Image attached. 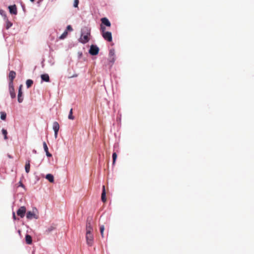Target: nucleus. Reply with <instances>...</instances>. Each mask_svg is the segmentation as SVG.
<instances>
[{"instance_id": "obj_8", "label": "nucleus", "mask_w": 254, "mask_h": 254, "mask_svg": "<svg viewBox=\"0 0 254 254\" xmlns=\"http://www.w3.org/2000/svg\"><path fill=\"white\" fill-rule=\"evenodd\" d=\"M22 85H20L18 89V102L19 103H22L23 100V98L22 97Z\"/></svg>"}, {"instance_id": "obj_31", "label": "nucleus", "mask_w": 254, "mask_h": 254, "mask_svg": "<svg viewBox=\"0 0 254 254\" xmlns=\"http://www.w3.org/2000/svg\"><path fill=\"white\" fill-rule=\"evenodd\" d=\"M78 3H79V0H74L73 5V7H78Z\"/></svg>"}, {"instance_id": "obj_3", "label": "nucleus", "mask_w": 254, "mask_h": 254, "mask_svg": "<svg viewBox=\"0 0 254 254\" xmlns=\"http://www.w3.org/2000/svg\"><path fill=\"white\" fill-rule=\"evenodd\" d=\"M86 244L88 246H92L94 242V237L92 233H86Z\"/></svg>"}, {"instance_id": "obj_36", "label": "nucleus", "mask_w": 254, "mask_h": 254, "mask_svg": "<svg viewBox=\"0 0 254 254\" xmlns=\"http://www.w3.org/2000/svg\"><path fill=\"white\" fill-rule=\"evenodd\" d=\"M58 134V131H54V136H55V138H57Z\"/></svg>"}, {"instance_id": "obj_19", "label": "nucleus", "mask_w": 254, "mask_h": 254, "mask_svg": "<svg viewBox=\"0 0 254 254\" xmlns=\"http://www.w3.org/2000/svg\"><path fill=\"white\" fill-rule=\"evenodd\" d=\"M16 73L14 71H10L9 73V77L10 80L13 81L14 78L15 77Z\"/></svg>"}, {"instance_id": "obj_23", "label": "nucleus", "mask_w": 254, "mask_h": 254, "mask_svg": "<svg viewBox=\"0 0 254 254\" xmlns=\"http://www.w3.org/2000/svg\"><path fill=\"white\" fill-rule=\"evenodd\" d=\"M67 35V31L66 30L64 31V33L60 36V39H64Z\"/></svg>"}, {"instance_id": "obj_10", "label": "nucleus", "mask_w": 254, "mask_h": 254, "mask_svg": "<svg viewBox=\"0 0 254 254\" xmlns=\"http://www.w3.org/2000/svg\"><path fill=\"white\" fill-rule=\"evenodd\" d=\"M101 22H102V23L104 24L105 25L108 26V27H110L111 26V22H110V21L109 20V19L106 17H104V18H102L101 19Z\"/></svg>"}, {"instance_id": "obj_40", "label": "nucleus", "mask_w": 254, "mask_h": 254, "mask_svg": "<svg viewBox=\"0 0 254 254\" xmlns=\"http://www.w3.org/2000/svg\"><path fill=\"white\" fill-rule=\"evenodd\" d=\"M32 152H33V153H34V154H36V153H37L36 150H35V149H33V150H32Z\"/></svg>"}, {"instance_id": "obj_1", "label": "nucleus", "mask_w": 254, "mask_h": 254, "mask_svg": "<svg viewBox=\"0 0 254 254\" xmlns=\"http://www.w3.org/2000/svg\"><path fill=\"white\" fill-rule=\"evenodd\" d=\"M90 35V29L87 27H84L81 29V36L79 41L82 44L87 43L89 40V36Z\"/></svg>"}, {"instance_id": "obj_18", "label": "nucleus", "mask_w": 254, "mask_h": 254, "mask_svg": "<svg viewBox=\"0 0 254 254\" xmlns=\"http://www.w3.org/2000/svg\"><path fill=\"white\" fill-rule=\"evenodd\" d=\"M56 227L54 225H51L47 228L45 232L49 234L54 231Z\"/></svg>"}, {"instance_id": "obj_7", "label": "nucleus", "mask_w": 254, "mask_h": 254, "mask_svg": "<svg viewBox=\"0 0 254 254\" xmlns=\"http://www.w3.org/2000/svg\"><path fill=\"white\" fill-rule=\"evenodd\" d=\"M26 211V209L25 206H21L17 211V214L21 218H23L25 216Z\"/></svg>"}, {"instance_id": "obj_32", "label": "nucleus", "mask_w": 254, "mask_h": 254, "mask_svg": "<svg viewBox=\"0 0 254 254\" xmlns=\"http://www.w3.org/2000/svg\"><path fill=\"white\" fill-rule=\"evenodd\" d=\"M9 89H14L13 81L10 80L9 83Z\"/></svg>"}, {"instance_id": "obj_13", "label": "nucleus", "mask_w": 254, "mask_h": 254, "mask_svg": "<svg viewBox=\"0 0 254 254\" xmlns=\"http://www.w3.org/2000/svg\"><path fill=\"white\" fill-rule=\"evenodd\" d=\"M43 147H44L45 151L46 152L47 156L51 157L52 154L49 152L48 147L47 144L45 142H43Z\"/></svg>"}, {"instance_id": "obj_39", "label": "nucleus", "mask_w": 254, "mask_h": 254, "mask_svg": "<svg viewBox=\"0 0 254 254\" xmlns=\"http://www.w3.org/2000/svg\"><path fill=\"white\" fill-rule=\"evenodd\" d=\"M19 184H20L19 186H21L22 187H24V185L22 184V183L21 182H20Z\"/></svg>"}, {"instance_id": "obj_26", "label": "nucleus", "mask_w": 254, "mask_h": 254, "mask_svg": "<svg viewBox=\"0 0 254 254\" xmlns=\"http://www.w3.org/2000/svg\"><path fill=\"white\" fill-rule=\"evenodd\" d=\"M109 56L110 58L115 57V50L114 49L110 50L109 52Z\"/></svg>"}, {"instance_id": "obj_28", "label": "nucleus", "mask_w": 254, "mask_h": 254, "mask_svg": "<svg viewBox=\"0 0 254 254\" xmlns=\"http://www.w3.org/2000/svg\"><path fill=\"white\" fill-rule=\"evenodd\" d=\"M100 229L101 235L102 238H104V229H105L104 226L101 225L100 226Z\"/></svg>"}, {"instance_id": "obj_24", "label": "nucleus", "mask_w": 254, "mask_h": 254, "mask_svg": "<svg viewBox=\"0 0 254 254\" xmlns=\"http://www.w3.org/2000/svg\"><path fill=\"white\" fill-rule=\"evenodd\" d=\"M1 131H2V134L4 136V139L5 140L7 139V132L6 130L4 128H2L1 130Z\"/></svg>"}, {"instance_id": "obj_15", "label": "nucleus", "mask_w": 254, "mask_h": 254, "mask_svg": "<svg viewBox=\"0 0 254 254\" xmlns=\"http://www.w3.org/2000/svg\"><path fill=\"white\" fill-rule=\"evenodd\" d=\"M30 160H27L26 162V164H25V172L27 173H28L30 171Z\"/></svg>"}, {"instance_id": "obj_35", "label": "nucleus", "mask_w": 254, "mask_h": 254, "mask_svg": "<svg viewBox=\"0 0 254 254\" xmlns=\"http://www.w3.org/2000/svg\"><path fill=\"white\" fill-rule=\"evenodd\" d=\"M67 30H69L70 31H72L73 30L71 25H69L67 26V27H66V31Z\"/></svg>"}, {"instance_id": "obj_27", "label": "nucleus", "mask_w": 254, "mask_h": 254, "mask_svg": "<svg viewBox=\"0 0 254 254\" xmlns=\"http://www.w3.org/2000/svg\"><path fill=\"white\" fill-rule=\"evenodd\" d=\"M112 158H113V164L114 165L116 162L117 158V155L116 153L114 152L113 153Z\"/></svg>"}, {"instance_id": "obj_4", "label": "nucleus", "mask_w": 254, "mask_h": 254, "mask_svg": "<svg viewBox=\"0 0 254 254\" xmlns=\"http://www.w3.org/2000/svg\"><path fill=\"white\" fill-rule=\"evenodd\" d=\"M99 51V49L96 45H92L90 47V49L89 50V53L90 55L92 56L96 55L98 54Z\"/></svg>"}, {"instance_id": "obj_22", "label": "nucleus", "mask_w": 254, "mask_h": 254, "mask_svg": "<svg viewBox=\"0 0 254 254\" xmlns=\"http://www.w3.org/2000/svg\"><path fill=\"white\" fill-rule=\"evenodd\" d=\"M33 80L31 79H28L26 80V84L27 88H29L33 84Z\"/></svg>"}, {"instance_id": "obj_34", "label": "nucleus", "mask_w": 254, "mask_h": 254, "mask_svg": "<svg viewBox=\"0 0 254 254\" xmlns=\"http://www.w3.org/2000/svg\"><path fill=\"white\" fill-rule=\"evenodd\" d=\"M116 60L115 57L110 58V62L112 63V65L114 63Z\"/></svg>"}, {"instance_id": "obj_21", "label": "nucleus", "mask_w": 254, "mask_h": 254, "mask_svg": "<svg viewBox=\"0 0 254 254\" xmlns=\"http://www.w3.org/2000/svg\"><path fill=\"white\" fill-rule=\"evenodd\" d=\"M6 23V29H8L10 27H11L12 25V23L8 20L7 18L6 19H4Z\"/></svg>"}, {"instance_id": "obj_9", "label": "nucleus", "mask_w": 254, "mask_h": 254, "mask_svg": "<svg viewBox=\"0 0 254 254\" xmlns=\"http://www.w3.org/2000/svg\"><path fill=\"white\" fill-rule=\"evenodd\" d=\"M9 12L14 15H16L17 13V8L15 4L9 5L8 6Z\"/></svg>"}, {"instance_id": "obj_14", "label": "nucleus", "mask_w": 254, "mask_h": 254, "mask_svg": "<svg viewBox=\"0 0 254 254\" xmlns=\"http://www.w3.org/2000/svg\"><path fill=\"white\" fill-rule=\"evenodd\" d=\"M42 81L49 82L50 81L49 76L48 74H43L41 75Z\"/></svg>"}, {"instance_id": "obj_11", "label": "nucleus", "mask_w": 254, "mask_h": 254, "mask_svg": "<svg viewBox=\"0 0 254 254\" xmlns=\"http://www.w3.org/2000/svg\"><path fill=\"white\" fill-rule=\"evenodd\" d=\"M101 199L103 202H105L106 201V190L105 187L104 186L102 187V192L101 195Z\"/></svg>"}, {"instance_id": "obj_37", "label": "nucleus", "mask_w": 254, "mask_h": 254, "mask_svg": "<svg viewBox=\"0 0 254 254\" xmlns=\"http://www.w3.org/2000/svg\"><path fill=\"white\" fill-rule=\"evenodd\" d=\"M12 216H13V219L15 220L16 219V216H15V212H13Z\"/></svg>"}, {"instance_id": "obj_29", "label": "nucleus", "mask_w": 254, "mask_h": 254, "mask_svg": "<svg viewBox=\"0 0 254 254\" xmlns=\"http://www.w3.org/2000/svg\"><path fill=\"white\" fill-rule=\"evenodd\" d=\"M0 14L2 17H3L4 19H6V18H7L5 12L4 10H2V9L0 10Z\"/></svg>"}, {"instance_id": "obj_2", "label": "nucleus", "mask_w": 254, "mask_h": 254, "mask_svg": "<svg viewBox=\"0 0 254 254\" xmlns=\"http://www.w3.org/2000/svg\"><path fill=\"white\" fill-rule=\"evenodd\" d=\"M26 218L28 220L39 218L38 210L36 207H33L32 211H29L26 213Z\"/></svg>"}, {"instance_id": "obj_6", "label": "nucleus", "mask_w": 254, "mask_h": 254, "mask_svg": "<svg viewBox=\"0 0 254 254\" xmlns=\"http://www.w3.org/2000/svg\"><path fill=\"white\" fill-rule=\"evenodd\" d=\"M102 35L105 40L108 42H111L112 41V36L111 32L107 31L104 33H102Z\"/></svg>"}, {"instance_id": "obj_16", "label": "nucleus", "mask_w": 254, "mask_h": 254, "mask_svg": "<svg viewBox=\"0 0 254 254\" xmlns=\"http://www.w3.org/2000/svg\"><path fill=\"white\" fill-rule=\"evenodd\" d=\"M45 178L51 183H53L54 181V176L51 174H47Z\"/></svg>"}, {"instance_id": "obj_5", "label": "nucleus", "mask_w": 254, "mask_h": 254, "mask_svg": "<svg viewBox=\"0 0 254 254\" xmlns=\"http://www.w3.org/2000/svg\"><path fill=\"white\" fill-rule=\"evenodd\" d=\"M91 219L88 218L86 224V233H92L93 228L91 225Z\"/></svg>"}, {"instance_id": "obj_30", "label": "nucleus", "mask_w": 254, "mask_h": 254, "mask_svg": "<svg viewBox=\"0 0 254 254\" xmlns=\"http://www.w3.org/2000/svg\"><path fill=\"white\" fill-rule=\"evenodd\" d=\"M6 114L5 112H1L0 113V119L2 120H4L6 119Z\"/></svg>"}, {"instance_id": "obj_41", "label": "nucleus", "mask_w": 254, "mask_h": 254, "mask_svg": "<svg viewBox=\"0 0 254 254\" xmlns=\"http://www.w3.org/2000/svg\"><path fill=\"white\" fill-rule=\"evenodd\" d=\"M31 2H34L35 0H30Z\"/></svg>"}, {"instance_id": "obj_33", "label": "nucleus", "mask_w": 254, "mask_h": 254, "mask_svg": "<svg viewBox=\"0 0 254 254\" xmlns=\"http://www.w3.org/2000/svg\"><path fill=\"white\" fill-rule=\"evenodd\" d=\"M100 27L101 31H102V33H104L106 32V27L105 26H103L102 24H101Z\"/></svg>"}, {"instance_id": "obj_17", "label": "nucleus", "mask_w": 254, "mask_h": 254, "mask_svg": "<svg viewBox=\"0 0 254 254\" xmlns=\"http://www.w3.org/2000/svg\"><path fill=\"white\" fill-rule=\"evenodd\" d=\"M25 241H26V242L27 244L28 245H30L32 244V237H31V236H30L29 235H26L25 236Z\"/></svg>"}, {"instance_id": "obj_38", "label": "nucleus", "mask_w": 254, "mask_h": 254, "mask_svg": "<svg viewBox=\"0 0 254 254\" xmlns=\"http://www.w3.org/2000/svg\"><path fill=\"white\" fill-rule=\"evenodd\" d=\"M77 76V74H74L72 76H70V78H72V77H76Z\"/></svg>"}, {"instance_id": "obj_12", "label": "nucleus", "mask_w": 254, "mask_h": 254, "mask_svg": "<svg viewBox=\"0 0 254 254\" xmlns=\"http://www.w3.org/2000/svg\"><path fill=\"white\" fill-rule=\"evenodd\" d=\"M60 126L57 122H54L53 124V129L54 131H59Z\"/></svg>"}, {"instance_id": "obj_25", "label": "nucleus", "mask_w": 254, "mask_h": 254, "mask_svg": "<svg viewBox=\"0 0 254 254\" xmlns=\"http://www.w3.org/2000/svg\"><path fill=\"white\" fill-rule=\"evenodd\" d=\"M68 118L69 120H73L74 119V116L72 115V109H71L69 111V113L68 116Z\"/></svg>"}, {"instance_id": "obj_20", "label": "nucleus", "mask_w": 254, "mask_h": 254, "mask_svg": "<svg viewBox=\"0 0 254 254\" xmlns=\"http://www.w3.org/2000/svg\"><path fill=\"white\" fill-rule=\"evenodd\" d=\"M9 94L11 98L13 99L16 97V94L15 93L14 88L9 89Z\"/></svg>"}]
</instances>
